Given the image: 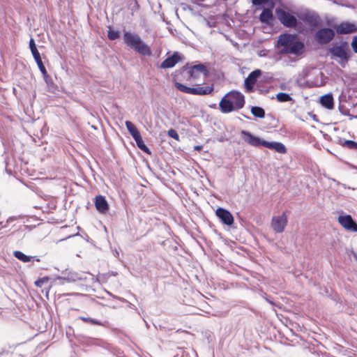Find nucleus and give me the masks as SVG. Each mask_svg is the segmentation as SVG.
<instances>
[{
  "instance_id": "obj_1",
  "label": "nucleus",
  "mask_w": 357,
  "mask_h": 357,
  "mask_svg": "<svg viewBox=\"0 0 357 357\" xmlns=\"http://www.w3.org/2000/svg\"><path fill=\"white\" fill-rule=\"evenodd\" d=\"M245 103V96L242 93L231 91L221 99L219 107L222 113L227 114L242 109Z\"/></svg>"
},
{
  "instance_id": "obj_2",
  "label": "nucleus",
  "mask_w": 357,
  "mask_h": 357,
  "mask_svg": "<svg viewBox=\"0 0 357 357\" xmlns=\"http://www.w3.org/2000/svg\"><path fill=\"white\" fill-rule=\"evenodd\" d=\"M123 41L128 47L134 50L139 54L148 56H151V48L137 33L129 31L124 32Z\"/></svg>"
},
{
  "instance_id": "obj_3",
  "label": "nucleus",
  "mask_w": 357,
  "mask_h": 357,
  "mask_svg": "<svg viewBox=\"0 0 357 357\" xmlns=\"http://www.w3.org/2000/svg\"><path fill=\"white\" fill-rule=\"evenodd\" d=\"M176 88L181 92L193 94V95H208L213 91V87L211 86H197V87H188L181 83H175Z\"/></svg>"
},
{
  "instance_id": "obj_4",
  "label": "nucleus",
  "mask_w": 357,
  "mask_h": 357,
  "mask_svg": "<svg viewBox=\"0 0 357 357\" xmlns=\"http://www.w3.org/2000/svg\"><path fill=\"white\" fill-rule=\"evenodd\" d=\"M335 37V31L331 28H322L316 31L314 40L319 45L328 44Z\"/></svg>"
},
{
  "instance_id": "obj_5",
  "label": "nucleus",
  "mask_w": 357,
  "mask_h": 357,
  "mask_svg": "<svg viewBox=\"0 0 357 357\" xmlns=\"http://www.w3.org/2000/svg\"><path fill=\"white\" fill-rule=\"evenodd\" d=\"M276 13L280 22L286 27L293 28L297 24V19L289 12L281 8L276 9Z\"/></svg>"
},
{
  "instance_id": "obj_6",
  "label": "nucleus",
  "mask_w": 357,
  "mask_h": 357,
  "mask_svg": "<svg viewBox=\"0 0 357 357\" xmlns=\"http://www.w3.org/2000/svg\"><path fill=\"white\" fill-rule=\"evenodd\" d=\"M287 225V217L285 213L280 215L273 216L271 222V226L276 233H282Z\"/></svg>"
},
{
  "instance_id": "obj_7",
  "label": "nucleus",
  "mask_w": 357,
  "mask_h": 357,
  "mask_svg": "<svg viewBox=\"0 0 357 357\" xmlns=\"http://www.w3.org/2000/svg\"><path fill=\"white\" fill-rule=\"evenodd\" d=\"M304 45L302 42L295 40L291 42L286 47L281 48L280 53L281 54H293L299 56L302 54Z\"/></svg>"
},
{
  "instance_id": "obj_8",
  "label": "nucleus",
  "mask_w": 357,
  "mask_h": 357,
  "mask_svg": "<svg viewBox=\"0 0 357 357\" xmlns=\"http://www.w3.org/2000/svg\"><path fill=\"white\" fill-rule=\"evenodd\" d=\"M261 75V71L259 69L253 70L248 75L244 82L245 88L248 92L253 91V87Z\"/></svg>"
},
{
  "instance_id": "obj_9",
  "label": "nucleus",
  "mask_w": 357,
  "mask_h": 357,
  "mask_svg": "<svg viewBox=\"0 0 357 357\" xmlns=\"http://www.w3.org/2000/svg\"><path fill=\"white\" fill-rule=\"evenodd\" d=\"M241 134L243 137V140L250 145L255 147L263 146V142H264L265 140L253 135L247 130H242Z\"/></svg>"
},
{
  "instance_id": "obj_10",
  "label": "nucleus",
  "mask_w": 357,
  "mask_h": 357,
  "mask_svg": "<svg viewBox=\"0 0 357 357\" xmlns=\"http://www.w3.org/2000/svg\"><path fill=\"white\" fill-rule=\"evenodd\" d=\"M338 222L347 230L350 231H357V224L354 222L350 215L339 216Z\"/></svg>"
},
{
  "instance_id": "obj_11",
  "label": "nucleus",
  "mask_w": 357,
  "mask_h": 357,
  "mask_svg": "<svg viewBox=\"0 0 357 357\" xmlns=\"http://www.w3.org/2000/svg\"><path fill=\"white\" fill-rule=\"evenodd\" d=\"M215 214L223 224L230 226L234 223V217L228 210L218 208Z\"/></svg>"
},
{
  "instance_id": "obj_12",
  "label": "nucleus",
  "mask_w": 357,
  "mask_h": 357,
  "mask_svg": "<svg viewBox=\"0 0 357 357\" xmlns=\"http://www.w3.org/2000/svg\"><path fill=\"white\" fill-rule=\"evenodd\" d=\"M29 48L40 71H45V69L46 68L42 61L40 54L36 47L35 41L33 38H31L29 40Z\"/></svg>"
},
{
  "instance_id": "obj_13",
  "label": "nucleus",
  "mask_w": 357,
  "mask_h": 357,
  "mask_svg": "<svg viewBox=\"0 0 357 357\" xmlns=\"http://www.w3.org/2000/svg\"><path fill=\"white\" fill-rule=\"evenodd\" d=\"M188 73L190 77L196 79L202 74L206 76L208 75V70L203 64H197L190 67Z\"/></svg>"
},
{
  "instance_id": "obj_14",
  "label": "nucleus",
  "mask_w": 357,
  "mask_h": 357,
  "mask_svg": "<svg viewBox=\"0 0 357 357\" xmlns=\"http://www.w3.org/2000/svg\"><path fill=\"white\" fill-rule=\"evenodd\" d=\"M335 29L339 34H349L357 31L356 25L350 22H342Z\"/></svg>"
},
{
  "instance_id": "obj_15",
  "label": "nucleus",
  "mask_w": 357,
  "mask_h": 357,
  "mask_svg": "<svg viewBox=\"0 0 357 357\" xmlns=\"http://www.w3.org/2000/svg\"><path fill=\"white\" fill-rule=\"evenodd\" d=\"M95 206L97 211L102 214H105L109 210V204L102 195H98L95 198Z\"/></svg>"
},
{
  "instance_id": "obj_16",
  "label": "nucleus",
  "mask_w": 357,
  "mask_h": 357,
  "mask_svg": "<svg viewBox=\"0 0 357 357\" xmlns=\"http://www.w3.org/2000/svg\"><path fill=\"white\" fill-rule=\"evenodd\" d=\"M330 54L335 57L347 61L349 59L348 54L342 45H335L329 49Z\"/></svg>"
},
{
  "instance_id": "obj_17",
  "label": "nucleus",
  "mask_w": 357,
  "mask_h": 357,
  "mask_svg": "<svg viewBox=\"0 0 357 357\" xmlns=\"http://www.w3.org/2000/svg\"><path fill=\"white\" fill-rule=\"evenodd\" d=\"M181 59V55L178 52H174L171 56L165 59L161 63L162 68H170L174 67Z\"/></svg>"
},
{
  "instance_id": "obj_18",
  "label": "nucleus",
  "mask_w": 357,
  "mask_h": 357,
  "mask_svg": "<svg viewBox=\"0 0 357 357\" xmlns=\"http://www.w3.org/2000/svg\"><path fill=\"white\" fill-rule=\"evenodd\" d=\"M263 146L275 150L279 153H285L287 152L285 146L281 142L264 141Z\"/></svg>"
},
{
  "instance_id": "obj_19",
  "label": "nucleus",
  "mask_w": 357,
  "mask_h": 357,
  "mask_svg": "<svg viewBox=\"0 0 357 357\" xmlns=\"http://www.w3.org/2000/svg\"><path fill=\"white\" fill-rule=\"evenodd\" d=\"M295 39L294 35L289 33H284L279 36L278 40V47L280 48L286 47L291 42Z\"/></svg>"
},
{
  "instance_id": "obj_20",
  "label": "nucleus",
  "mask_w": 357,
  "mask_h": 357,
  "mask_svg": "<svg viewBox=\"0 0 357 357\" xmlns=\"http://www.w3.org/2000/svg\"><path fill=\"white\" fill-rule=\"evenodd\" d=\"M321 105L328 109H332L334 107V100L331 94H326L320 98Z\"/></svg>"
},
{
  "instance_id": "obj_21",
  "label": "nucleus",
  "mask_w": 357,
  "mask_h": 357,
  "mask_svg": "<svg viewBox=\"0 0 357 357\" xmlns=\"http://www.w3.org/2000/svg\"><path fill=\"white\" fill-rule=\"evenodd\" d=\"M43 79L47 84V86L48 88V91L50 92H54L56 90V86L54 84L52 78L50 75H48L47 70L45 69V71L42 70L40 71Z\"/></svg>"
},
{
  "instance_id": "obj_22",
  "label": "nucleus",
  "mask_w": 357,
  "mask_h": 357,
  "mask_svg": "<svg viewBox=\"0 0 357 357\" xmlns=\"http://www.w3.org/2000/svg\"><path fill=\"white\" fill-rule=\"evenodd\" d=\"M13 256L15 258H17L18 260L22 261L23 262H29L31 260H33V261L36 260V261H40V259L36 256H33V257L27 256V255H24L22 252L18 251V250L14 251Z\"/></svg>"
},
{
  "instance_id": "obj_23",
  "label": "nucleus",
  "mask_w": 357,
  "mask_h": 357,
  "mask_svg": "<svg viewBox=\"0 0 357 357\" xmlns=\"http://www.w3.org/2000/svg\"><path fill=\"white\" fill-rule=\"evenodd\" d=\"M273 13L271 8H264L261 13L259 15V20L262 23L269 24L273 20Z\"/></svg>"
},
{
  "instance_id": "obj_24",
  "label": "nucleus",
  "mask_w": 357,
  "mask_h": 357,
  "mask_svg": "<svg viewBox=\"0 0 357 357\" xmlns=\"http://www.w3.org/2000/svg\"><path fill=\"white\" fill-rule=\"evenodd\" d=\"M125 124H126V126L128 132L132 135L133 139L140 135L139 130L137 129L135 126L131 121H126Z\"/></svg>"
},
{
  "instance_id": "obj_25",
  "label": "nucleus",
  "mask_w": 357,
  "mask_h": 357,
  "mask_svg": "<svg viewBox=\"0 0 357 357\" xmlns=\"http://www.w3.org/2000/svg\"><path fill=\"white\" fill-rule=\"evenodd\" d=\"M134 139H135V141L137 144V146L139 149H140L142 151H143L146 153H149V154L151 153L150 149L144 144V142L141 137V135H139L137 137L134 138Z\"/></svg>"
},
{
  "instance_id": "obj_26",
  "label": "nucleus",
  "mask_w": 357,
  "mask_h": 357,
  "mask_svg": "<svg viewBox=\"0 0 357 357\" xmlns=\"http://www.w3.org/2000/svg\"><path fill=\"white\" fill-rule=\"evenodd\" d=\"M340 144L344 147H347L351 150H354L357 151V142L352 140L347 139H340Z\"/></svg>"
},
{
  "instance_id": "obj_27",
  "label": "nucleus",
  "mask_w": 357,
  "mask_h": 357,
  "mask_svg": "<svg viewBox=\"0 0 357 357\" xmlns=\"http://www.w3.org/2000/svg\"><path fill=\"white\" fill-rule=\"evenodd\" d=\"M276 98L278 102H294V100L286 93H278L276 95Z\"/></svg>"
},
{
  "instance_id": "obj_28",
  "label": "nucleus",
  "mask_w": 357,
  "mask_h": 357,
  "mask_svg": "<svg viewBox=\"0 0 357 357\" xmlns=\"http://www.w3.org/2000/svg\"><path fill=\"white\" fill-rule=\"evenodd\" d=\"M78 319H80L85 323H89L91 325H98V326H105L103 322L98 321L97 319L91 318V317L81 316V317H78Z\"/></svg>"
},
{
  "instance_id": "obj_29",
  "label": "nucleus",
  "mask_w": 357,
  "mask_h": 357,
  "mask_svg": "<svg viewBox=\"0 0 357 357\" xmlns=\"http://www.w3.org/2000/svg\"><path fill=\"white\" fill-rule=\"evenodd\" d=\"M251 113L257 118H264L265 116V111L262 107L255 106L251 108Z\"/></svg>"
},
{
  "instance_id": "obj_30",
  "label": "nucleus",
  "mask_w": 357,
  "mask_h": 357,
  "mask_svg": "<svg viewBox=\"0 0 357 357\" xmlns=\"http://www.w3.org/2000/svg\"><path fill=\"white\" fill-rule=\"evenodd\" d=\"M107 37L110 40H114L120 37V31L118 30H113L110 27L107 31Z\"/></svg>"
},
{
  "instance_id": "obj_31",
  "label": "nucleus",
  "mask_w": 357,
  "mask_h": 357,
  "mask_svg": "<svg viewBox=\"0 0 357 357\" xmlns=\"http://www.w3.org/2000/svg\"><path fill=\"white\" fill-rule=\"evenodd\" d=\"M50 278L47 276L43 277L42 278H40L37 280L35 282V285L38 287H41L44 283H46L49 281Z\"/></svg>"
},
{
  "instance_id": "obj_32",
  "label": "nucleus",
  "mask_w": 357,
  "mask_h": 357,
  "mask_svg": "<svg viewBox=\"0 0 357 357\" xmlns=\"http://www.w3.org/2000/svg\"><path fill=\"white\" fill-rule=\"evenodd\" d=\"M107 276L105 274H98L96 275L95 280L99 283L105 282L107 281Z\"/></svg>"
},
{
  "instance_id": "obj_33",
  "label": "nucleus",
  "mask_w": 357,
  "mask_h": 357,
  "mask_svg": "<svg viewBox=\"0 0 357 357\" xmlns=\"http://www.w3.org/2000/svg\"><path fill=\"white\" fill-rule=\"evenodd\" d=\"M168 135L170 137H172L176 140L178 139V134L177 133V132L174 130V129H170L168 130Z\"/></svg>"
},
{
  "instance_id": "obj_34",
  "label": "nucleus",
  "mask_w": 357,
  "mask_h": 357,
  "mask_svg": "<svg viewBox=\"0 0 357 357\" xmlns=\"http://www.w3.org/2000/svg\"><path fill=\"white\" fill-rule=\"evenodd\" d=\"M351 47L355 53H357V36H354L353 38L352 42H351Z\"/></svg>"
},
{
  "instance_id": "obj_35",
  "label": "nucleus",
  "mask_w": 357,
  "mask_h": 357,
  "mask_svg": "<svg viewBox=\"0 0 357 357\" xmlns=\"http://www.w3.org/2000/svg\"><path fill=\"white\" fill-rule=\"evenodd\" d=\"M268 0H252V3L255 6H260L268 2Z\"/></svg>"
},
{
  "instance_id": "obj_36",
  "label": "nucleus",
  "mask_w": 357,
  "mask_h": 357,
  "mask_svg": "<svg viewBox=\"0 0 357 357\" xmlns=\"http://www.w3.org/2000/svg\"><path fill=\"white\" fill-rule=\"evenodd\" d=\"M110 294L111 296H112L114 298H117V299H119V301H122V302H126V300L125 298H120V297H118V296H114V295H112V294Z\"/></svg>"
},
{
  "instance_id": "obj_37",
  "label": "nucleus",
  "mask_w": 357,
  "mask_h": 357,
  "mask_svg": "<svg viewBox=\"0 0 357 357\" xmlns=\"http://www.w3.org/2000/svg\"><path fill=\"white\" fill-rule=\"evenodd\" d=\"M13 220H14V218H12V217L9 218L7 220V221H6V224H7V223H8V222H10V221H13Z\"/></svg>"
},
{
  "instance_id": "obj_38",
  "label": "nucleus",
  "mask_w": 357,
  "mask_h": 357,
  "mask_svg": "<svg viewBox=\"0 0 357 357\" xmlns=\"http://www.w3.org/2000/svg\"><path fill=\"white\" fill-rule=\"evenodd\" d=\"M128 307H130V308H134L135 307V305H132V303H129L128 304Z\"/></svg>"
},
{
  "instance_id": "obj_39",
  "label": "nucleus",
  "mask_w": 357,
  "mask_h": 357,
  "mask_svg": "<svg viewBox=\"0 0 357 357\" xmlns=\"http://www.w3.org/2000/svg\"><path fill=\"white\" fill-rule=\"evenodd\" d=\"M195 149H197V150H199V149H201V146H197L195 147Z\"/></svg>"
},
{
  "instance_id": "obj_40",
  "label": "nucleus",
  "mask_w": 357,
  "mask_h": 357,
  "mask_svg": "<svg viewBox=\"0 0 357 357\" xmlns=\"http://www.w3.org/2000/svg\"><path fill=\"white\" fill-rule=\"evenodd\" d=\"M115 255H119V252L116 251Z\"/></svg>"
},
{
  "instance_id": "obj_41",
  "label": "nucleus",
  "mask_w": 357,
  "mask_h": 357,
  "mask_svg": "<svg viewBox=\"0 0 357 357\" xmlns=\"http://www.w3.org/2000/svg\"><path fill=\"white\" fill-rule=\"evenodd\" d=\"M0 225H1V222H0Z\"/></svg>"
}]
</instances>
